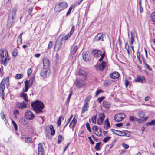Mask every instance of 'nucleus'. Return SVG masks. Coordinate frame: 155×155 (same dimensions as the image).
<instances>
[{"instance_id":"f257e3e1","label":"nucleus","mask_w":155,"mask_h":155,"mask_svg":"<svg viewBox=\"0 0 155 155\" xmlns=\"http://www.w3.org/2000/svg\"><path fill=\"white\" fill-rule=\"evenodd\" d=\"M31 105L36 113H39L43 112L42 109L44 107V105L41 101L37 100L31 103Z\"/></svg>"},{"instance_id":"f03ea898","label":"nucleus","mask_w":155,"mask_h":155,"mask_svg":"<svg viewBox=\"0 0 155 155\" xmlns=\"http://www.w3.org/2000/svg\"><path fill=\"white\" fill-rule=\"evenodd\" d=\"M16 8H14L10 12L7 23L8 27H10L14 22L16 18Z\"/></svg>"},{"instance_id":"7ed1b4c3","label":"nucleus","mask_w":155,"mask_h":155,"mask_svg":"<svg viewBox=\"0 0 155 155\" xmlns=\"http://www.w3.org/2000/svg\"><path fill=\"white\" fill-rule=\"evenodd\" d=\"M68 6V4L66 2H61L56 5L54 8V11L56 12H59L65 9Z\"/></svg>"},{"instance_id":"20e7f679","label":"nucleus","mask_w":155,"mask_h":155,"mask_svg":"<svg viewBox=\"0 0 155 155\" xmlns=\"http://www.w3.org/2000/svg\"><path fill=\"white\" fill-rule=\"evenodd\" d=\"M5 80L4 79L2 81L0 84V96L3 99L4 96V89L5 88Z\"/></svg>"},{"instance_id":"39448f33","label":"nucleus","mask_w":155,"mask_h":155,"mask_svg":"<svg viewBox=\"0 0 155 155\" xmlns=\"http://www.w3.org/2000/svg\"><path fill=\"white\" fill-rule=\"evenodd\" d=\"M50 72L49 68H43L41 71V76L44 78H45L49 76Z\"/></svg>"},{"instance_id":"423d86ee","label":"nucleus","mask_w":155,"mask_h":155,"mask_svg":"<svg viewBox=\"0 0 155 155\" xmlns=\"http://www.w3.org/2000/svg\"><path fill=\"white\" fill-rule=\"evenodd\" d=\"M63 38L58 39L56 42L54 47V50L55 51H58L61 48L63 42Z\"/></svg>"},{"instance_id":"0eeeda50","label":"nucleus","mask_w":155,"mask_h":155,"mask_svg":"<svg viewBox=\"0 0 155 155\" xmlns=\"http://www.w3.org/2000/svg\"><path fill=\"white\" fill-rule=\"evenodd\" d=\"M92 129L94 133L97 136L100 137L101 136L102 130L101 128L96 126H94L92 127Z\"/></svg>"},{"instance_id":"6e6552de","label":"nucleus","mask_w":155,"mask_h":155,"mask_svg":"<svg viewBox=\"0 0 155 155\" xmlns=\"http://www.w3.org/2000/svg\"><path fill=\"white\" fill-rule=\"evenodd\" d=\"M125 117V114L124 113H120L115 116L114 120L117 122H120Z\"/></svg>"},{"instance_id":"1a4fd4ad","label":"nucleus","mask_w":155,"mask_h":155,"mask_svg":"<svg viewBox=\"0 0 155 155\" xmlns=\"http://www.w3.org/2000/svg\"><path fill=\"white\" fill-rule=\"evenodd\" d=\"M25 117L28 120H31L34 118L35 115L31 111L28 110L25 112Z\"/></svg>"},{"instance_id":"9d476101","label":"nucleus","mask_w":155,"mask_h":155,"mask_svg":"<svg viewBox=\"0 0 155 155\" xmlns=\"http://www.w3.org/2000/svg\"><path fill=\"white\" fill-rule=\"evenodd\" d=\"M4 59H1V62L5 66L10 59L8 58V55L7 51L5 52Z\"/></svg>"},{"instance_id":"9b49d317","label":"nucleus","mask_w":155,"mask_h":155,"mask_svg":"<svg viewBox=\"0 0 155 155\" xmlns=\"http://www.w3.org/2000/svg\"><path fill=\"white\" fill-rule=\"evenodd\" d=\"M105 117V115L103 113H100L99 115V118L97 119V124L101 125L103 122Z\"/></svg>"},{"instance_id":"f8f14e48","label":"nucleus","mask_w":155,"mask_h":155,"mask_svg":"<svg viewBox=\"0 0 155 155\" xmlns=\"http://www.w3.org/2000/svg\"><path fill=\"white\" fill-rule=\"evenodd\" d=\"M16 106L17 108L22 109L26 108L27 107V104L23 101L21 103H17Z\"/></svg>"},{"instance_id":"ddd939ff","label":"nucleus","mask_w":155,"mask_h":155,"mask_svg":"<svg viewBox=\"0 0 155 155\" xmlns=\"http://www.w3.org/2000/svg\"><path fill=\"white\" fill-rule=\"evenodd\" d=\"M43 68H49V61L48 59L45 58L43 59Z\"/></svg>"},{"instance_id":"4468645a","label":"nucleus","mask_w":155,"mask_h":155,"mask_svg":"<svg viewBox=\"0 0 155 155\" xmlns=\"http://www.w3.org/2000/svg\"><path fill=\"white\" fill-rule=\"evenodd\" d=\"M78 117L76 116H74L72 121L70 122L69 124V127L72 128L74 127L76 125L77 122Z\"/></svg>"},{"instance_id":"2eb2a0df","label":"nucleus","mask_w":155,"mask_h":155,"mask_svg":"<svg viewBox=\"0 0 155 155\" xmlns=\"http://www.w3.org/2000/svg\"><path fill=\"white\" fill-rule=\"evenodd\" d=\"M106 66V63L104 61H103L100 64L97 68V70L102 71L105 68Z\"/></svg>"},{"instance_id":"dca6fc26","label":"nucleus","mask_w":155,"mask_h":155,"mask_svg":"<svg viewBox=\"0 0 155 155\" xmlns=\"http://www.w3.org/2000/svg\"><path fill=\"white\" fill-rule=\"evenodd\" d=\"M103 34L102 33H100L96 35L94 38V41H97L101 40V41H103Z\"/></svg>"},{"instance_id":"f3484780","label":"nucleus","mask_w":155,"mask_h":155,"mask_svg":"<svg viewBox=\"0 0 155 155\" xmlns=\"http://www.w3.org/2000/svg\"><path fill=\"white\" fill-rule=\"evenodd\" d=\"M85 83L82 79L78 80L75 82V84L79 87H81L84 85Z\"/></svg>"},{"instance_id":"a211bd4d","label":"nucleus","mask_w":155,"mask_h":155,"mask_svg":"<svg viewBox=\"0 0 155 155\" xmlns=\"http://www.w3.org/2000/svg\"><path fill=\"white\" fill-rule=\"evenodd\" d=\"M110 77L113 79H117L120 76L119 74L117 72H114L110 74Z\"/></svg>"},{"instance_id":"6ab92c4d","label":"nucleus","mask_w":155,"mask_h":155,"mask_svg":"<svg viewBox=\"0 0 155 155\" xmlns=\"http://www.w3.org/2000/svg\"><path fill=\"white\" fill-rule=\"evenodd\" d=\"M92 52L94 55L96 57H99L101 54V51L100 50L94 49L92 51Z\"/></svg>"},{"instance_id":"aec40b11","label":"nucleus","mask_w":155,"mask_h":155,"mask_svg":"<svg viewBox=\"0 0 155 155\" xmlns=\"http://www.w3.org/2000/svg\"><path fill=\"white\" fill-rule=\"evenodd\" d=\"M83 59L86 61H88L90 59V56L86 52H83L82 53Z\"/></svg>"},{"instance_id":"412c9836","label":"nucleus","mask_w":155,"mask_h":155,"mask_svg":"<svg viewBox=\"0 0 155 155\" xmlns=\"http://www.w3.org/2000/svg\"><path fill=\"white\" fill-rule=\"evenodd\" d=\"M138 114L139 116L140 117L143 118V119L142 120H143L144 121H146L148 118V117H144V114L142 111H139V112Z\"/></svg>"},{"instance_id":"4be33fe9","label":"nucleus","mask_w":155,"mask_h":155,"mask_svg":"<svg viewBox=\"0 0 155 155\" xmlns=\"http://www.w3.org/2000/svg\"><path fill=\"white\" fill-rule=\"evenodd\" d=\"M113 81L111 80H107L105 81L103 83V84L104 86L107 87L111 85Z\"/></svg>"},{"instance_id":"5701e85b","label":"nucleus","mask_w":155,"mask_h":155,"mask_svg":"<svg viewBox=\"0 0 155 155\" xmlns=\"http://www.w3.org/2000/svg\"><path fill=\"white\" fill-rule=\"evenodd\" d=\"M20 97L23 98L25 101L27 102L29 100L28 98V97L26 94H25L24 93H21Z\"/></svg>"},{"instance_id":"b1692460","label":"nucleus","mask_w":155,"mask_h":155,"mask_svg":"<svg viewBox=\"0 0 155 155\" xmlns=\"http://www.w3.org/2000/svg\"><path fill=\"white\" fill-rule=\"evenodd\" d=\"M88 105L86 103H84L83 106L82 107V113H84L88 109Z\"/></svg>"},{"instance_id":"393cba45","label":"nucleus","mask_w":155,"mask_h":155,"mask_svg":"<svg viewBox=\"0 0 155 155\" xmlns=\"http://www.w3.org/2000/svg\"><path fill=\"white\" fill-rule=\"evenodd\" d=\"M129 120L130 121L135 122V121L137 122H139V120L133 116H129Z\"/></svg>"},{"instance_id":"a878e982","label":"nucleus","mask_w":155,"mask_h":155,"mask_svg":"<svg viewBox=\"0 0 155 155\" xmlns=\"http://www.w3.org/2000/svg\"><path fill=\"white\" fill-rule=\"evenodd\" d=\"M103 106L105 108H108L110 107V103L106 101H104L103 103Z\"/></svg>"},{"instance_id":"bb28decb","label":"nucleus","mask_w":155,"mask_h":155,"mask_svg":"<svg viewBox=\"0 0 155 155\" xmlns=\"http://www.w3.org/2000/svg\"><path fill=\"white\" fill-rule=\"evenodd\" d=\"M44 152V150L42 144L40 143L38 145V152Z\"/></svg>"},{"instance_id":"cd10ccee","label":"nucleus","mask_w":155,"mask_h":155,"mask_svg":"<svg viewBox=\"0 0 155 155\" xmlns=\"http://www.w3.org/2000/svg\"><path fill=\"white\" fill-rule=\"evenodd\" d=\"M78 48L77 45L74 46L73 49L71 52V55H74L76 53V51L78 49Z\"/></svg>"},{"instance_id":"c85d7f7f","label":"nucleus","mask_w":155,"mask_h":155,"mask_svg":"<svg viewBox=\"0 0 155 155\" xmlns=\"http://www.w3.org/2000/svg\"><path fill=\"white\" fill-rule=\"evenodd\" d=\"M144 79V78L143 76H140L137 77L135 81L142 82Z\"/></svg>"},{"instance_id":"c756f323","label":"nucleus","mask_w":155,"mask_h":155,"mask_svg":"<svg viewBox=\"0 0 155 155\" xmlns=\"http://www.w3.org/2000/svg\"><path fill=\"white\" fill-rule=\"evenodd\" d=\"M78 74L79 75L83 76H85L87 75L85 71L82 69H81L79 70L78 72Z\"/></svg>"},{"instance_id":"7c9ffc66","label":"nucleus","mask_w":155,"mask_h":155,"mask_svg":"<svg viewBox=\"0 0 155 155\" xmlns=\"http://www.w3.org/2000/svg\"><path fill=\"white\" fill-rule=\"evenodd\" d=\"M51 131V135H54L55 133V130L54 128V127L52 125H51L49 127Z\"/></svg>"},{"instance_id":"2f4dec72","label":"nucleus","mask_w":155,"mask_h":155,"mask_svg":"<svg viewBox=\"0 0 155 155\" xmlns=\"http://www.w3.org/2000/svg\"><path fill=\"white\" fill-rule=\"evenodd\" d=\"M31 86L30 84V82L29 81L26 80L25 82V87H27L29 88Z\"/></svg>"},{"instance_id":"473e14b6","label":"nucleus","mask_w":155,"mask_h":155,"mask_svg":"<svg viewBox=\"0 0 155 155\" xmlns=\"http://www.w3.org/2000/svg\"><path fill=\"white\" fill-rule=\"evenodd\" d=\"M101 143V142H98L96 144L95 148L96 151H98L100 150V146Z\"/></svg>"},{"instance_id":"72a5a7b5","label":"nucleus","mask_w":155,"mask_h":155,"mask_svg":"<svg viewBox=\"0 0 155 155\" xmlns=\"http://www.w3.org/2000/svg\"><path fill=\"white\" fill-rule=\"evenodd\" d=\"M97 115L93 116L91 117V121L93 123L95 124L96 123Z\"/></svg>"},{"instance_id":"f704fd0d","label":"nucleus","mask_w":155,"mask_h":155,"mask_svg":"<svg viewBox=\"0 0 155 155\" xmlns=\"http://www.w3.org/2000/svg\"><path fill=\"white\" fill-rule=\"evenodd\" d=\"M117 132H119V133H115V134L117 135H118V136H124V134L125 133L123 131H119V130H118V131H117Z\"/></svg>"},{"instance_id":"c9c22d12","label":"nucleus","mask_w":155,"mask_h":155,"mask_svg":"<svg viewBox=\"0 0 155 155\" xmlns=\"http://www.w3.org/2000/svg\"><path fill=\"white\" fill-rule=\"evenodd\" d=\"M12 56L14 57H16L18 54V52L17 49L16 48L14 49L12 52Z\"/></svg>"},{"instance_id":"e433bc0d","label":"nucleus","mask_w":155,"mask_h":155,"mask_svg":"<svg viewBox=\"0 0 155 155\" xmlns=\"http://www.w3.org/2000/svg\"><path fill=\"white\" fill-rule=\"evenodd\" d=\"M4 51L3 49H1L0 50V57L1 59H4L5 55H4Z\"/></svg>"},{"instance_id":"4c0bfd02","label":"nucleus","mask_w":155,"mask_h":155,"mask_svg":"<svg viewBox=\"0 0 155 155\" xmlns=\"http://www.w3.org/2000/svg\"><path fill=\"white\" fill-rule=\"evenodd\" d=\"M91 97H92L91 96L87 97L84 100V103H86L87 104H88V103H89Z\"/></svg>"},{"instance_id":"58836bf2","label":"nucleus","mask_w":155,"mask_h":155,"mask_svg":"<svg viewBox=\"0 0 155 155\" xmlns=\"http://www.w3.org/2000/svg\"><path fill=\"white\" fill-rule=\"evenodd\" d=\"M23 34V33L20 34L18 37V42L19 43H22V35Z\"/></svg>"},{"instance_id":"ea45409f","label":"nucleus","mask_w":155,"mask_h":155,"mask_svg":"<svg viewBox=\"0 0 155 155\" xmlns=\"http://www.w3.org/2000/svg\"><path fill=\"white\" fill-rule=\"evenodd\" d=\"M131 40L130 42V45H132L133 44L134 42V37L132 35V33L131 32Z\"/></svg>"},{"instance_id":"a19ab883","label":"nucleus","mask_w":155,"mask_h":155,"mask_svg":"<svg viewBox=\"0 0 155 155\" xmlns=\"http://www.w3.org/2000/svg\"><path fill=\"white\" fill-rule=\"evenodd\" d=\"M155 125V120H152L150 122H149L147 124V126Z\"/></svg>"},{"instance_id":"79ce46f5","label":"nucleus","mask_w":155,"mask_h":155,"mask_svg":"<svg viewBox=\"0 0 155 155\" xmlns=\"http://www.w3.org/2000/svg\"><path fill=\"white\" fill-rule=\"evenodd\" d=\"M104 124L106 126V127H105L104 126V127L105 129L107 130L110 127V124L109 122H104Z\"/></svg>"},{"instance_id":"37998d69","label":"nucleus","mask_w":155,"mask_h":155,"mask_svg":"<svg viewBox=\"0 0 155 155\" xmlns=\"http://www.w3.org/2000/svg\"><path fill=\"white\" fill-rule=\"evenodd\" d=\"M86 128L87 130L89 131L90 132H91V129L89 123L88 122L86 124Z\"/></svg>"},{"instance_id":"c03bdc74","label":"nucleus","mask_w":155,"mask_h":155,"mask_svg":"<svg viewBox=\"0 0 155 155\" xmlns=\"http://www.w3.org/2000/svg\"><path fill=\"white\" fill-rule=\"evenodd\" d=\"M73 6L72 5H71L70 7L69 8L66 13L67 16H68L69 14H70V13H71V10L73 8Z\"/></svg>"},{"instance_id":"a18cd8bd","label":"nucleus","mask_w":155,"mask_h":155,"mask_svg":"<svg viewBox=\"0 0 155 155\" xmlns=\"http://www.w3.org/2000/svg\"><path fill=\"white\" fill-rule=\"evenodd\" d=\"M151 17L152 21L155 22V12L152 13L151 14Z\"/></svg>"},{"instance_id":"49530a36","label":"nucleus","mask_w":155,"mask_h":155,"mask_svg":"<svg viewBox=\"0 0 155 155\" xmlns=\"http://www.w3.org/2000/svg\"><path fill=\"white\" fill-rule=\"evenodd\" d=\"M62 137L61 135H59L58 137V143L59 144L61 141Z\"/></svg>"},{"instance_id":"de8ad7c7","label":"nucleus","mask_w":155,"mask_h":155,"mask_svg":"<svg viewBox=\"0 0 155 155\" xmlns=\"http://www.w3.org/2000/svg\"><path fill=\"white\" fill-rule=\"evenodd\" d=\"M61 117H62L60 116L57 121V124L58 126H59L61 124Z\"/></svg>"},{"instance_id":"09e8293b","label":"nucleus","mask_w":155,"mask_h":155,"mask_svg":"<svg viewBox=\"0 0 155 155\" xmlns=\"http://www.w3.org/2000/svg\"><path fill=\"white\" fill-rule=\"evenodd\" d=\"M12 123L13 124L14 127L15 128V130L16 131L18 130V127H17V125L16 123L14 121L12 120Z\"/></svg>"},{"instance_id":"8fccbe9b","label":"nucleus","mask_w":155,"mask_h":155,"mask_svg":"<svg viewBox=\"0 0 155 155\" xmlns=\"http://www.w3.org/2000/svg\"><path fill=\"white\" fill-rule=\"evenodd\" d=\"M32 139L30 138H27L25 139V142L28 143H31Z\"/></svg>"},{"instance_id":"3c124183","label":"nucleus","mask_w":155,"mask_h":155,"mask_svg":"<svg viewBox=\"0 0 155 155\" xmlns=\"http://www.w3.org/2000/svg\"><path fill=\"white\" fill-rule=\"evenodd\" d=\"M23 75L21 74H17L15 76L16 79H19L22 78Z\"/></svg>"},{"instance_id":"603ef678","label":"nucleus","mask_w":155,"mask_h":155,"mask_svg":"<svg viewBox=\"0 0 155 155\" xmlns=\"http://www.w3.org/2000/svg\"><path fill=\"white\" fill-rule=\"evenodd\" d=\"M105 98L104 96H102L98 98L97 99V101L99 103H100L102 101L104 100Z\"/></svg>"},{"instance_id":"864d4df0","label":"nucleus","mask_w":155,"mask_h":155,"mask_svg":"<svg viewBox=\"0 0 155 155\" xmlns=\"http://www.w3.org/2000/svg\"><path fill=\"white\" fill-rule=\"evenodd\" d=\"M111 138L110 137H105L104 138L103 140V141L104 143L107 142L110 138Z\"/></svg>"},{"instance_id":"5fc2aeb1","label":"nucleus","mask_w":155,"mask_h":155,"mask_svg":"<svg viewBox=\"0 0 155 155\" xmlns=\"http://www.w3.org/2000/svg\"><path fill=\"white\" fill-rule=\"evenodd\" d=\"M103 91L101 89L98 90L97 91L96 93V96H97L101 93H103Z\"/></svg>"},{"instance_id":"6e6d98bb","label":"nucleus","mask_w":155,"mask_h":155,"mask_svg":"<svg viewBox=\"0 0 155 155\" xmlns=\"http://www.w3.org/2000/svg\"><path fill=\"white\" fill-rule=\"evenodd\" d=\"M32 72V71L31 68H29L27 70V75L29 76Z\"/></svg>"},{"instance_id":"4d7b16f0","label":"nucleus","mask_w":155,"mask_h":155,"mask_svg":"<svg viewBox=\"0 0 155 155\" xmlns=\"http://www.w3.org/2000/svg\"><path fill=\"white\" fill-rule=\"evenodd\" d=\"M33 9V7H32L29 8L28 10V13L29 14L31 15V16H32V15L31 14V12H32Z\"/></svg>"},{"instance_id":"13d9d810","label":"nucleus","mask_w":155,"mask_h":155,"mask_svg":"<svg viewBox=\"0 0 155 155\" xmlns=\"http://www.w3.org/2000/svg\"><path fill=\"white\" fill-rule=\"evenodd\" d=\"M71 35L70 34V33L66 35L64 37V39L65 40H67L68 39V38L71 36Z\"/></svg>"},{"instance_id":"bf43d9fd","label":"nucleus","mask_w":155,"mask_h":155,"mask_svg":"<svg viewBox=\"0 0 155 155\" xmlns=\"http://www.w3.org/2000/svg\"><path fill=\"white\" fill-rule=\"evenodd\" d=\"M118 43V45L120 46V48L122 46V42L121 40L120 39V38H119L118 40V42L117 43Z\"/></svg>"},{"instance_id":"052dcab7","label":"nucleus","mask_w":155,"mask_h":155,"mask_svg":"<svg viewBox=\"0 0 155 155\" xmlns=\"http://www.w3.org/2000/svg\"><path fill=\"white\" fill-rule=\"evenodd\" d=\"M104 55H105L104 53L103 54H101V56L99 60V61L101 62L103 60L104 57Z\"/></svg>"},{"instance_id":"680f3d73","label":"nucleus","mask_w":155,"mask_h":155,"mask_svg":"<svg viewBox=\"0 0 155 155\" xmlns=\"http://www.w3.org/2000/svg\"><path fill=\"white\" fill-rule=\"evenodd\" d=\"M122 146L125 149H127L129 147V146L128 145L125 144H122Z\"/></svg>"},{"instance_id":"e2e57ef3","label":"nucleus","mask_w":155,"mask_h":155,"mask_svg":"<svg viewBox=\"0 0 155 155\" xmlns=\"http://www.w3.org/2000/svg\"><path fill=\"white\" fill-rule=\"evenodd\" d=\"M75 27L74 26H72V27L71 28V31L70 32V34H71V35L73 33Z\"/></svg>"},{"instance_id":"0e129e2a","label":"nucleus","mask_w":155,"mask_h":155,"mask_svg":"<svg viewBox=\"0 0 155 155\" xmlns=\"http://www.w3.org/2000/svg\"><path fill=\"white\" fill-rule=\"evenodd\" d=\"M19 114V111L18 110H15L14 111V115H18Z\"/></svg>"},{"instance_id":"69168bd1","label":"nucleus","mask_w":155,"mask_h":155,"mask_svg":"<svg viewBox=\"0 0 155 155\" xmlns=\"http://www.w3.org/2000/svg\"><path fill=\"white\" fill-rule=\"evenodd\" d=\"M88 139L90 141V142L91 143V144H94V142L92 140V139L91 138V137H88Z\"/></svg>"},{"instance_id":"338daca9","label":"nucleus","mask_w":155,"mask_h":155,"mask_svg":"<svg viewBox=\"0 0 155 155\" xmlns=\"http://www.w3.org/2000/svg\"><path fill=\"white\" fill-rule=\"evenodd\" d=\"M123 125V124L122 123L117 124H115V126L117 127H120Z\"/></svg>"},{"instance_id":"774afa93","label":"nucleus","mask_w":155,"mask_h":155,"mask_svg":"<svg viewBox=\"0 0 155 155\" xmlns=\"http://www.w3.org/2000/svg\"><path fill=\"white\" fill-rule=\"evenodd\" d=\"M125 85L126 87H127L128 85L129 84V82L127 79L125 80Z\"/></svg>"}]
</instances>
